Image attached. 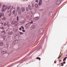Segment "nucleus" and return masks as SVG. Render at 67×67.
Segmentation results:
<instances>
[{
	"label": "nucleus",
	"mask_w": 67,
	"mask_h": 67,
	"mask_svg": "<svg viewBox=\"0 0 67 67\" xmlns=\"http://www.w3.org/2000/svg\"><path fill=\"white\" fill-rule=\"evenodd\" d=\"M16 11L17 12H18L19 15H20L22 13V11H21V9H20V7H18L16 8Z\"/></svg>",
	"instance_id": "f257e3e1"
},
{
	"label": "nucleus",
	"mask_w": 67,
	"mask_h": 67,
	"mask_svg": "<svg viewBox=\"0 0 67 67\" xmlns=\"http://www.w3.org/2000/svg\"><path fill=\"white\" fill-rule=\"evenodd\" d=\"M12 24L14 25L15 26H16L18 25V21H13L11 22Z\"/></svg>",
	"instance_id": "f03ea898"
},
{
	"label": "nucleus",
	"mask_w": 67,
	"mask_h": 67,
	"mask_svg": "<svg viewBox=\"0 0 67 67\" xmlns=\"http://www.w3.org/2000/svg\"><path fill=\"white\" fill-rule=\"evenodd\" d=\"M19 36V35L18 34H16L14 36V37L15 39H18Z\"/></svg>",
	"instance_id": "7ed1b4c3"
},
{
	"label": "nucleus",
	"mask_w": 67,
	"mask_h": 67,
	"mask_svg": "<svg viewBox=\"0 0 67 67\" xmlns=\"http://www.w3.org/2000/svg\"><path fill=\"white\" fill-rule=\"evenodd\" d=\"M5 36L6 37H7L6 39V41H9V40H11V38H10V37H9V35H6Z\"/></svg>",
	"instance_id": "20e7f679"
},
{
	"label": "nucleus",
	"mask_w": 67,
	"mask_h": 67,
	"mask_svg": "<svg viewBox=\"0 0 67 67\" xmlns=\"http://www.w3.org/2000/svg\"><path fill=\"white\" fill-rule=\"evenodd\" d=\"M43 32H44V30L43 29L41 28L40 29V30L39 31V33L40 34H42Z\"/></svg>",
	"instance_id": "39448f33"
},
{
	"label": "nucleus",
	"mask_w": 67,
	"mask_h": 67,
	"mask_svg": "<svg viewBox=\"0 0 67 67\" xmlns=\"http://www.w3.org/2000/svg\"><path fill=\"white\" fill-rule=\"evenodd\" d=\"M7 50L6 49H3L1 51L2 53V54H5L7 53Z\"/></svg>",
	"instance_id": "423d86ee"
},
{
	"label": "nucleus",
	"mask_w": 67,
	"mask_h": 67,
	"mask_svg": "<svg viewBox=\"0 0 67 67\" xmlns=\"http://www.w3.org/2000/svg\"><path fill=\"white\" fill-rule=\"evenodd\" d=\"M18 40H15V41H14L13 42V44L15 45V44H16L18 43Z\"/></svg>",
	"instance_id": "0eeeda50"
},
{
	"label": "nucleus",
	"mask_w": 67,
	"mask_h": 67,
	"mask_svg": "<svg viewBox=\"0 0 67 67\" xmlns=\"http://www.w3.org/2000/svg\"><path fill=\"white\" fill-rule=\"evenodd\" d=\"M11 11H9V10H8L7 11V12L8 13H9L8 14V15L9 16H10L11 15Z\"/></svg>",
	"instance_id": "6e6552de"
},
{
	"label": "nucleus",
	"mask_w": 67,
	"mask_h": 67,
	"mask_svg": "<svg viewBox=\"0 0 67 67\" xmlns=\"http://www.w3.org/2000/svg\"><path fill=\"white\" fill-rule=\"evenodd\" d=\"M61 2V0H58L56 2L57 4H59Z\"/></svg>",
	"instance_id": "1a4fd4ad"
},
{
	"label": "nucleus",
	"mask_w": 67,
	"mask_h": 67,
	"mask_svg": "<svg viewBox=\"0 0 67 67\" xmlns=\"http://www.w3.org/2000/svg\"><path fill=\"white\" fill-rule=\"evenodd\" d=\"M9 23V22L8 21H6L5 22V23L4 24V26H6V25H7V24H8Z\"/></svg>",
	"instance_id": "9d476101"
},
{
	"label": "nucleus",
	"mask_w": 67,
	"mask_h": 67,
	"mask_svg": "<svg viewBox=\"0 0 67 67\" xmlns=\"http://www.w3.org/2000/svg\"><path fill=\"white\" fill-rule=\"evenodd\" d=\"M1 40L2 41H3L5 40V37L4 36H2L1 37Z\"/></svg>",
	"instance_id": "9b49d317"
},
{
	"label": "nucleus",
	"mask_w": 67,
	"mask_h": 67,
	"mask_svg": "<svg viewBox=\"0 0 67 67\" xmlns=\"http://www.w3.org/2000/svg\"><path fill=\"white\" fill-rule=\"evenodd\" d=\"M49 16H52L53 15V12H51L49 14Z\"/></svg>",
	"instance_id": "f8f14e48"
},
{
	"label": "nucleus",
	"mask_w": 67,
	"mask_h": 67,
	"mask_svg": "<svg viewBox=\"0 0 67 67\" xmlns=\"http://www.w3.org/2000/svg\"><path fill=\"white\" fill-rule=\"evenodd\" d=\"M8 34L9 35H12V34H13V31H8Z\"/></svg>",
	"instance_id": "ddd939ff"
},
{
	"label": "nucleus",
	"mask_w": 67,
	"mask_h": 67,
	"mask_svg": "<svg viewBox=\"0 0 67 67\" xmlns=\"http://www.w3.org/2000/svg\"><path fill=\"white\" fill-rule=\"evenodd\" d=\"M21 11L23 12H24L25 11V8L24 7H22L21 8Z\"/></svg>",
	"instance_id": "4468645a"
},
{
	"label": "nucleus",
	"mask_w": 67,
	"mask_h": 67,
	"mask_svg": "<svg viewBox=\"0 0 67 67\" xmlns=\"http://www.w3.org/2000/svg\"><path fill=\"white\" fill-rule=\"evenodd\" d=\"M36 20H38L39 19V18H40V17L39 16H37V17H35L34 18Z\"/></svg>",
	"instance_id": "2eb2a0df"
},
{
	"label": "nucleus",
	"mask_w": 67,
	"mask_h": 67,
	"mask_svg": "<svg viewBox=\"0 0 67 67\" xmlns=\"http://www.w3.org/2000/svg\"><path fill=\"white\" fill-rule=\"evenodd\" d=\"M35 27L34 26V25H32L31 26V30H33L34 29Z\"/></svg>",
	"instance_id": "dca6fc26"
},
{
	"label": "nucleus",
	"mask_w": 67,
	"mask_h": 67,
	"mask_svg": "<svg viewBox=\"0 0 67 67\" xmlns=\"http://www.w3.org/2000/svg\"><path fill=\"white\" fill-rule=\"evenodd\" d=\"M13 6H12L11 7H10V11H12L13 9Z\"/></svg>",
	"instance_id": "f3484780"
},
{
	"label": "nucleus",
	"mask_w": 67,
	"mask_h": 67,
	"mask_svg": "<svg viewBox=\"0 0 67 67\" xmlns=\"http://www.w3.org/2000/svg\"><path fill=\"white\" fill-rule=\"evenodd\" d=\"M3 18L2 19V20H3V21H5L6 19V18L5 17H4V16H3Z\"/></svg>",
	"instance_id": "a211bd4d"
},
{
	"label": "nucleus",
	"mask_w": 67,
	"mask_h": 67,
	"mask_svg": "<svg viewBox=\"0 0 67 67\" xmlns=\"http://www.w3.org/2000/svg\"><path fill=\"white\" fill-rule=\"evenodd\" d=\"M3 45V42L2 41L0 42V46H2Z\"/></svg>",
	"instance_id": "6ab92c4d"
},
{
	"label": "nucleus",
	"mask_w": 67,
	"mask_h": 67,
	"mask_svg": "<svg viewBox=\"0 0 67 67\" xmlns=\"http://www.w3.org/2000/svg\"><path fill=\"white\" fill-rule=\"evenodd\" d=\"M6 9H7V7H5L4 9H3L2 10V12H4V11H5L6 10Z\"/></svg>",
	"instance_id": "aec40b11"
},
{
	"label": "nucleus",
	"mask_w": 67,
	"mask_h": 67,
	"mask_svg": "<svg viewBox=\"0 0 67 67\" xmlns=\"http://www.w3.org/2000/svg\"><path fill=\"white\" fill-rule=\"evenodd\" d=\"M1 15H0V18H1V16H4V13H1Z\"/></svg>",
	"instance_id": "412c9836"
},
{
	"label": "nucleus",
	"mask_w": 67,
	"mask_h": 67,
	"mask_svg": "<svg viewBox=\"0 0 67 67\" xmlns=\"http://www.w3.org/2000/svg\"><path fill=\"white\" fill-rule=\"evenodd\" d=\"M29 23H27L25 25V26L26 27H28V26H29Z\"/></svg>",
	"instance_id": "4be33fe9"
},
{
	"label": "nucleus",
	"mask_w": 67,
	"mask_h": 67,
	"mask_svg": "<svg viewBox=\"0 0 67 67\" xmlns=\"http://www.w3.org/2000/svg\"><path fill=\"white\" fill-rule=\"evenodd\" d=\"M31 4L32 7V8H34V3H32Z\"/></svg>",
	"instance_id": "5701e85b"
},
{
	"label": "nucleus",
	"mask_w": 67,
	"mask_h": 67,
	"mask_svg": "<svg viewBox=\"0 0 67 67\" xmlns=\"http://www.w3.org/2000/svg\"><path fill=\"white\" fill-rule=\"evenodd\" d=\"M46 20H47V19L46 18H44L43 20V22H45Z\"/></svg>",
	"instance_id": "b1692460"
},
{
	"label": "nucleus",
	"mask_w": 67,
	"mask_h": 67,
	"mask_svg": "<svg viewBox=\"0 0 67 67\" xmlns=\"http://www.w3.org/2000/svg\"><path fill=\"white\" fill-rule=\"evenodd\" d=\"M5 34V33L1 32V33L0 34V35H1V36H2V35H4Z\"/></svg>",
	"instance_id": "393cba45"
},
{
	"label": "nucleus",
	"mask_w": 67,
	"mask_h": 67,
	"mask_svg": "<svg viewBox=\"0 0 67 67\" xmlns=\"http://www.w3.org/2000/svg\"><path fill=\"white\" fill-rule=\"evenodd\" d=\"M11 6L10 5L8 7H7V10H9V9H10V8H11Z\"/></svg>",
	"instance_id": "a878e982"
},
{
	"label": "nucleus",
	"mask_w": 67,
	"mask_h": 67,
	"mask_svg": "<svg viewBox=\"0 0 67 67\" xmlns=\"http://www.w3.org/2000/svg\"><path fill=\"white\" fill-rule=\"evenodd\" d=\"M28 7L29 8V9H30V10H32V8H31V6H30V5H28Z\"/></svg>",
	"instance_id": "bb28decb"
},
{
	"label": "nucleus",
	"mask_w": 67,
	"mask_h": 67,
	"mask_svg": "<svg viewBox=\"0 0 67 67\" xmlns=\"http://www.w3.org/2000/svg\"><path fill=\"white\" fill-rule=\"evenodd\" d=\"M0 29L1 30H4V28L3 27H0Z\"/></svg>",
	"instance_id": "cd10ccee"
},
{
	"label": "nucleus",
	"mask_w": 67,
	"mask_h": 67,
	"mask_svg": "<svg viewBox=\"0 0 67 67\" xmlns=\"http://www.w3.org/2000/svg\"><path fill=\"white\" fill-rule=\"evenodd\" d=\"M35 8H37L38 7V5L37 4H35Z\"/></svg>",
	"instance_id": "c85d7f7f"
},
{
	"label": "nucleus",
	"mask_w": 67,
	"mask_h": 67,
	"mask_svg": "<svg viewBox=\"0 0 67 67\" xmlns=\"http://www.w3.org/2000/svg\"><path fill=\"white\" fill-rule=\"evenodd\" d=\"M17 20L18 21H19V17L18 16H17Z\"/></svg>",
	"instance_id": "c756f323"
},
{
	"label": "nucleus",
	"mask_w": 67,
	"mask_h": 67,
	"mask_svg": "<svg viewBox=\"0 0 67 67\" xmlns=\"http://www.w3.org/2000/svg\"><path fill=\"white\" fill-rule=\"evenodd\" d=\"M19 34L20 35H23V34H24V33L21 32H19Z\"/></svg>",
	"instance_id": "7c9ffc66"
},
{
	"label": "nucleus",
	"mask_w": 67,
	"mask_h": 67,
	"mask_svg": "<svg viewBox=\"0 0 67 67\" xmlns=\"http://www.w3.org/2000/svg\"><path fill=\"white\" fill-rule=\"evenodd\" d=\"M16 11V10H14L13 12V14H15V13Z\"/></svg>",
	"instance_id": "2f4dec72"
},
{
	"label": "nucleus",
	"mask_w": 67,
	"mask_h": 67,
	"mask_svg": "<svg viewBox=\"0 0 67 67\" xmlns=\"http://www.w3.org/2000/svg\"><path fill=\"white\" fill-rule=\"evenodd\" d=\"M37 59H39V60H41V58L38 57L36 58Z\"/></svg>",
	"instance_id": "473e14b6"
},
{
	"label": "nucleus",
	"mask_w": 67,
	"mask_h": 67,
	"mask_svg": "<svg viewBox=\"0 0 67 67\" xmlns=\"http://www.w3.org/2000/svg\"><path fill=\"white\" fill-rule=\"evenodd\" d=\"M42 4V3H40V2H39V3H38V5H39V6L41 5Z\"/></svg>",
	"instance_id": "72a5a7b5"
},
{
	"label": "nucleus",
	"mask_w": 67,
	"mask_h": 67,
	"mask_svg": "<svg viewBox=\"0 0 67 67\" xmlns=\"http://www.w3.org/2000/svg\"><path fill=\"white\" fill-rule=\"evenodd\" d=\"M1 32H2V33H5V30H4L3 31H2Z\"/></svg>",
	"instance_id": "f704fd0d"
},
{
	"label": "nucleus",
	"mask_w": 67,
	"mask_h": 67,
	"mask_svg": "<svg viewBox=\"0 0 67 67\" xmlns=\"http://www.w3.org/2000/svg\"><path fill=\"white\" fill-rule=\"evenodd\" d=\"M24 21L23 20L21 21V23L22 24H23V23H24Z\"/></svg>",
	"instance_id": "c9c22d12"
},
{
	"label": "nucleus",
	"mask_w": 67,
	"mask_h": 67,
	"mask_svg": "<svg viewBox=\"0 0 67 67\" xmlns=\"http://www.w3.org/2000/svg\"><path fill=\"white\" fill-rule=\"evenodd\" d=\"M66 59V57H65V58H64L63 59V62H64L65 60Z\"/></svg>",
	"instance_id": "e433bc0d"
},
{
	"label": "nucleus",
	"mask_w": 67,
	"mask_h": 67,
	"mask_svg": "<svg viewBox=\"0 0 67 67\" xmlns=\"http://www.w3.org/2000/svg\"><path fill=\"white\" fill-rule=\"evenodd\" d=\"M5 6L8 7V6H7L5 5H3L2 7H3V8H4V7H5Z\"/></svg>",
	"instance_id": "4c0bfd02"
},
{
	"label": "nucleus",
	"mask_w": 67,
	"mask_h": 67,
	"mask_svg": "<svg viewBox=\"0 0 67 67\" xmlns=\"http://www.w3.org/2000/svg\"><path fill=\"white\" fill-rule=\"evenodd\" d=\"M21 27L22 29L24 30V27H23V26H21Z\"/></svg>",
	"instance_id": "58836bf2"
},
{
	"label": "nucleus",
	"mask_w": 67,
	"mask_h": 67,
	"mask_svg": "<svg viewBox=\"0 0 67 67\" xmlns=\"http://www.w3.org/2000/svg\"><path fill=\"white\" fill-rule=\"evenodd\" d=\"M26 10L27 11H29V9L28 8L26 7Z\"/></svg>",
	"instance_id": "ea45409f"
},
{
	"label": "nucleus",
	"mask_w": 67,
	"mask_h": 67,
	"mask_svg": "<svg viewBox=\"0 0 67 67\" xmlns=\"http://www.w3.org/2000/svg\"><path fill=\"white\" fill-rule=\"evenodd\" d=\"M33 23V20H31V21L30 22V23Z\"/></svg>",
	"instance_id": "a19ab883"
},
{
	"label": "nucleus",
	"mask_w": 67,
	"mask_h": 67,
	"mask_svg": "<svg viewBox=\"0 0 67 67\" xmlns=\"http://www.w3.org/2000/svg\"><path fill=\"white\" fill-rule=\"evenodd\" d=\"M22 31L23 32H25V30L24 29H23L22 30Z\"/></svg>",
	"instance_id": "79ce46f5"
},
{
	"label": "nucleus",
	"mask_w": 67,
	"mask_h": 67,
	"mask_svg": "<svg viewBox=\"0 0 67 67\" xmlns=\"http://www.w3.org/2000/svg\"><path fill=\"white\" fill-rule=\"evenodd\" d=\"M14 31V32H15V33H16V32L17 31V30H16V29H15Z\"/></svg>",
	"instance_id": "37998d69"
},
{
	"label": "nucleus",
	"mask_w": 67,
	"mask_h": 67,
	"mask_svg": "<svg viewBox=\"0 0 67 67\" xmlns=\"http://www.w3.org/2000/svg\"><path fill=\"white\" fill-rule=\"evenodd\" d=\"M39 2L42 3V0H40Z\"/></svg>",
	"instance_id": "c03bdc74"
},
{
	"label": "nucleus",
	"mask_w": 67,
	"mask_h": 67,
	"mask_svg": "<svg viewBox=\"0 0 67 67\" xmlns=\"http://www.w3.org/2000/svg\"><path fill=\"white\" fill-rule=\"evenodd\" d=\"M61 64L62 65H61V66H64V65H63V63H61Z\"/></svg>",
	"instance_id": "a18cd8bd"
},
{
	"label": "nucleus",
	"mask_w": 67,
	"mask_h": 67,
	"mask_svg": "<svg viewBox=\"0 0 67 67\" xmlns=\"http://www.w3.org/2000/svg\"><path fill=\"white\" fill-rule=\"evenodd\" d=\"M36 2H37V3L38 2V0H36Z\"/></svg>",
	"instance_id": "49530a36"
},
{
	"label": "nucleus",
	"mask_w": 67,
	"mask_h": 67,
	"mask_svg": "<svg viewBox=\"0 0 67 67\" xmlns=\"http://www.w3.org/2000/svg\"><path fill=\"white\" fill-rule=\"evenodd\" d=\"M0 24H1L2 25H3V23H2V22L0 23Z\"/></svg>",
	"instance_id": "de8ad7c7"
},
{
	"label": "nucleus",
	"mask_w": 67,
	"mask_h": 67,
	"mask_svg": "<svg viewBox=\"0 0 67 67\" xmlns=\"http://www.w3.org/2000/svg\"><path fill=\"white\" fill-rule=\"evenodd\" d=\"M19 30L20 31H22V28H21V27L19 28Z\"/></svg>",
	"instance_id": "09e8293b"
},
{
	"label": "nucleus",
	"mask_w": 67,
	"mask_h": 67,
	"mask_svg": "<svg viewBox=\"0 0 67 67\" xmlns=\"http://www.w3.org/2000/svg\"><path fill=\"white\" fill-rule=\"evenodd\" d=\"M32 52H31V53H30L28 54V55H30V54H32Z\"/></svg>",
	"instance_id": "8fccbe9b"
},
{
	"label": "nucleus",
	"mask_w": 67,
	"mask_h": 67,
	"mask_svg": "<svg viewBox=\"0 0 67 67\" xmlns=\"http://www.w3.org/2000/svg\"><path fill=\"white\" fill-rule=\"evenodd\" d=\"M15 16H16L17 15V13H16L15 14Z\"/></svg>",
	"instance_id": "3c124183"
},
{
	"label": "nucleus",
	"mask_w": 67,
	"mask_h": 67,
	"mask_svg": "<svg viewBox=\"0 0 67 67\" xmlns=\"http://www.w3.org/2000/svg\"><path fill=\"white\" fill-rule=\"evenodd\" d=\"M1 4L0 3V8L1 7Z\"/></svg>",
	"instance_id": "603ef678"
},
{
	"label": "nucleus",
	"mask_w": 67,
	"mask_h": 67,
	"mask_svg": "<svg viewBox=\"0 0 67 67\" xmlns=\"http://www.w3.org/2000/svg\"><path fill=\"white\" fill-rule=\"evenodd\" d=\"M29 0H24V1H28Z\"/></svg>",
	"instance_id": "864d4df0"
},
{
	"label": "nucleus",
	"mask_w": 67,
	"mask_h": 67,
	"mask_svg": "<svg viewBox=\"0 0 67 67\" xmlns=\"http://www.w3.org/2000/svg\"><path fill=\"white\" fill-rule=\"evenodd\" d=\"M63 63L64 64H65L66 63V62H63Z\"/></svg>",
	"instance_id": "5fc2aeb1"
},
{
	"label": "nucleus",
	"mask_w": 67,
	"mask_h": 67,
	"mask_svg": "<svg viewBox=\"0 0 67 67\" xmlns=\"http://www.w3.org/2000/svg\"><path fill=\"white\" fill-rule=\"evenodd\" d=\"M26 58H25V59H24V61H26Z\"/></svg>",
	"instance_id": "6e6d98bb"
},
{
	"label": "nucleus",
	"mask_w": 67,
	"mask_h": 67,
	"mask_svg": "<svg viewBox=\"0 0 67 67\" xmlns=\"http://www.w3.org/2000/svg\"><path fill=\"white\" fill-rule=\"evenodd\" d=\"M60 58V57L59 56V57H58V58Z\"/></svg>",
	"instance_id": "4d7b16f0"
},
{
	"label": "nucleus",
	"mask_w": 67,
	"mask_h": 67,
	"mask_svg": "<svg viewBox=\"0 0 67 67\" xmlns=\"http://www.w3.org/2000/svg\"><path fill=\"white\" fill-rule=\"evenodd\" d=\"M13 9H15V7H13Z\"/></svg>",
	"instance_id": "13d9d810"
},
{
	"label": "nucleus",
	"mask_w": 67,
	"mask_h": 67,
	"mask_svg": "<svg viewBox=\"0 0 67 67\" xmlns=\"http://www.w3.org/2000/svg\"><path fill=\"white\" fill-rule=\"evenodd\" d=\"M54 63H56V61H54Z\"/></svg>",
	"instance_id": "bf43d9fd"
},
{
	"label": "nucleus",
	"mask_w": 67,
	"mask_h": 67,
	"mask_svg": "<svg viewBox=\"0 0 67 67\" xmlns=\"http://www.w3.org/2000/svg\"><path fill=\"white\" fill-rule=\"evenodd\" d=\"M25 58H26V57H25L23 59H25Z\"/></svg>",
	"instance_id": "052dcab7"
},
{
	"label": "nucleus",
	"mask_w": 67,
	"mask_h": 67,
	"mask_svg": "<svg viewBox=\"0 0 67 67\" xmlns=\"http://www.w3.org/2000/svg\"><path fill=\"white\" fill-rule=\"evenodd\" d=\"M61 60H59V61H61Z\"/></svg>",
	"instance_id": "680f3d73"
},
{
	"label": "nucleus",
	"mask_w": 67,
	"mask_h": 67,
	"mask_svg": "<svg viewBox=\"0 0 67 67\" xmlns=\"http://www.w3.org/2000/svg\"><path fill=\"white\" fill-rule=\"evenodd\" d=\"M1 67V65H0V67Z\"/></svg>",
	"instance_id": "e2e57ef3"
},
{
	"label": "nucleus",
	"mask_w": 67,
	"mask_h": 67,
	"mask_svg": "<svg viewBox=\"0 0 67 67\" xmlns=\"http://www.w3.org/2000/svg\"><path fill=\"white\" fill-rule=\"evenodd\" d=\"M7 48H8V46L7 47Z\"/></svg>",
	"instance_id": "0e129e2a"
}]
</instances>
